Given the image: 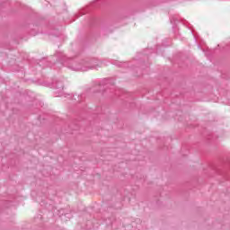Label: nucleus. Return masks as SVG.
<instances>
[{"label": "nucleus", "mask_w": 230, "mask_h": 230, "mask_svg": "<svg viewBox=\"0 0 230 230\" xmlns=\"http://www.w3.org/2000/svg\"><path fill=\"white\" fill-rule=\"evenodd\" d=\"M54 57L57 62H59L61 66H65L68 69H71V71H89V69H96L102 66V62L97 58H71L66 57V54L62 51H57Z\"/></svg>", "instance_id": "1"}, {"label": "nucleus", "mask_w": 230, "mask_h": 230, "mask_svg": "<svg viewBox=\"0 0 230 230\" xmlns=\"http://www.w3.org/2000/svg\"><path fill=\"white\" fill-rule=\"evenodd\" d=\"M64 82L65 78L58 79L55 83L52 84V88L56 90V96H62V92L64 91Z\"/></svg>", "instance_id": "2"}, {"label": "nucleus", "mask_w": 230, "mask_h": 230, "mask_svg": "<svg viewBox=\"0 0 230 230\" xmlns=\"http://www.w3.org/2000/svg\"><path fill=\"white\" fill-rule=\"evenodd\" d=\"M75 96H77V98H80V95H75Z\"/></svg>", "instance_id": "3"}, {"label": "nucleus", "mask_w": 230, "mask_h": 230, "mask_svg": "<svg viewBox=\"0 0 230 230\" xmlns=\"http://www.w3.org/2000/svg\"><path fill=\"white\" fill-rule=\"evenodd\" d=\"M121 66H123V65H119V67H121Z\"/></svg>", "instance_id": "4"}, {"label": "nucleus", "mask_w": 230, "mask_h": 230, "mask_svg": "<svg viewBox=\"0 0 230 230\" xmlns=\"http://www.w3.org/2000/svg\"><path fill=\"white\" fill-rule=\"evenodd\" d=\"M77 102H80V99H78Z\"/></svg>", "instance_id": "5"}]
</instances>
